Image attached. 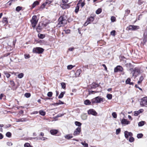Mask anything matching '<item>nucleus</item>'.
I'll return each instance as SVG.
<instances>
[{
    "label": "nucleus",
    "instance_id": "nucleus-1",
    "mask_svg": "<svg viewBox=\"0 0 147 147\" xmlns=\"http://www.w3.org/2000/svg\"><path fill=\"white\" fill-rule=\"evenodd\" d=\"M67 18L66 16L63 15L61 16L59 18L58 21V26L60 27L65 26L67 24Z\"/></svg>",
    "mask_w": 147,
    "mask_h": 147
},
{
    "label": "nucleus",
    "instance_id": "nucleus-2",
    "mask_svg": "<svg viewBox=\"0 0 147 147\" xmlns=\"http://www.w3.org/2000/svg\"><path fill=\"white\" fill-rule=\"evenodd\" d=\"M132 74L133 76L137 77V76L142 73L140 69L137 67H136L130 69Z\"/></svg>",
    "mask_w": 147,
    "mask_h": 147
},
{
    "label": "nucleus",
    "instance_id": "nucleus-3",
    "mask_svg": "<svg viewBox=\"0 0 147 147\" xmlns=\"http://www.w3.org/2000/svg\"><path fill=\"white\" fill-rule=\"evenodd\" d=\"M44 51V49L40 47L34 48L32 50V52L34 53L42 54Z\"/></svg>",
    "mask_w": 147,
    "mask_h": 147
},
{
    "label": "nucleus",
    "instance_id": "nucleus-4",
    "mask_svg": "<svg viewBox=\"0 0 147 147\" xmlns=\"http://www.w3.org/2000/svg\"><path fill=\"white\" fill-rule=\"evenodd\" d=\"M103 98H101L100 96H98L92 100V102L93 104L94 103H99L101 101L103 102Z\"/></svg>",
    "mask_w": 147,
    "mask_h": 147
},
{
    "label": "nucleus",
    "instance_id": "nucleus-5",
    "mask_svg": "<svg viewBox=\"0 0 147 147\" xmlns=\"http://www.w3.org/2000/svg\"><path fill=\"white\" fill-rule=\"evenodd\" d=\"M38 20H37V16L36 15L33 16L31 20V22L32 26L33 28H35L36 25L37 23Z\"/></svg>",
    "mask_w": 147,
    "mask_h": 147
},
{
    "label": "nucleus",
    "instance_id": "nucleus-6",
    "mask_svg": "<svg viewBox=\"0 0 147 147\" xmlns=\"http://www.w3.org/2000/svg\"><path fill=\"white\" fill-rule=\"evenodd\" d=\"M140 105L141 106L143 107L147 105V97H144L141 99Z\"/></svg>",
    "mask_w": 147,
    "mask_h": 147
},
{
    "label": "nucleus",
    "instance_id": "nucleus-7",
    "mask_svg": "<svg viewBox=\"0 0 147 147\" xmlns=\"http://www.w3.org/2000/svg\"><path fill=\"white\" fill-rule=\"evenodd\" d=\"M129 30H135L140 28L139 26L130 25L127 27Z\"/></svg>",
    "mask_w": 147,
    "mask_h": 147
},
{
    "label": "nucleus",
    "instance_id": "nucleus-8",
    "mask_svg": "<svg viewBox=\"0 0 147 147\" xmlns=\"http://www.w3.org/2000/svg\"><path fill=\"white\" fill-rule=\"evenodd\" d=\"M81 131V127H77L75 130L73 135L74 136H78L80 134V133Z\"/></svg>",
    "mask_w": 147,
    "mask_h": 147
},
{
    "label": "nucleus",
    "instance_id": "nucleus-9",
    "mask_svg": "<svg viewBox=\"0 0 147 147\" xmlns=\"http://www.w3.org/2000/svg\"><path fill=\"white\" fill-rule=\"evenodd\" d=\"M9 87L13 90H16L19 86L17 83H9Z\"/></svg>",
    "mask_w": 147,
    "mask_h": 147
},
{
    "label": "nucleus",
    "instance_id": "nucleus-10",
    "mask_svg": "<svg viewBox=\"0 0 147 147\" xmlns=\"http://www.w3.org/2000/svg\"><path fill=\"white\" fill-rule=\"evenodd\" d=\"M123 70V69L121 66L118 65L115 68L114 71L115 72H122Z\"/></svg>",
    "mask_w": 147,
    "mask_h": 147
},
{
    "label": "nucleus",
    "instance_id": "nucleus-11",
    "mask_svg": "<svg viewBox=\"0 0 147 147\" xmlns=\"http://www.w3.org/2000/svg\"><path fill=\"white\" fill-rule=\"evenodd\" d=\"M99 84L98 83H92L91 85L88 86V88L90 89H93L98 87Z\"/></svg>",
    "mask_w": 147,
    "mask_h": 147
},
{
    "label": "nucleus",
    "instance_id": "nucleus-12",
    "mask_svg": "<svg viewBox=\"0 0 147 147\" xmlns=\"http://www.w3.org/2000/svg\"><path fill=\"white\" fill-rule=\"evenodd\" d=\"M88 114H91L95 116L97 114V113L94 109H90L88 111Z\"/></svg>",
    "mask_w": 147,
    "mask_h": 147
},
{
    "label": "nucleus",
    "instance_id": "nucleus-13",
    "mask_svg": "<svg viewBox=\"0 0 147 147\" xmlns=\"http://www.w3.org/2000/svg\"><path fill=\"white\" fill-rule=\"evenodd\" d=\"M121 123L123 125H128L130 124V122L127 119L123 118L121 119Z\"/></svg>",
    "mask_w": 147,
    "mask_h": 147
},
{
    "label": "nucleus",
    "instance_id": "nucleus-14",
    "mask_svg": "<svg viewBox=\"0 0 147 147\" xmlns=\"http://www.w3.org/2000/svg\"><path fill=\"white\" fill-rule=\"evenodd\" d=\"M144 110L142 109H140L138 111H136L134 112V116H138L140 113H142L143 112Z\"/></svg>",
    "mask_w": 147,
    "mask_h": 147
},
{
    "label": "nucleus",
    "instance_id": "nucleus-15",
    "mask_svg": "<svg viewBox=\"0 0 147 147\" xmlns=\"http://www.w3.org/2000/svg\"><path fill=\"white\" fill-rule=\"evenodd\" d=\"M39 4V2L36 1H34L33 3L31 5V9H33L34 7H35L36 6L38 5Z\"/></svg>",
    "mask_w": 147,
    "mask_h": 147
},
{
    "label": "nucleus",
    "instance_id": "nucleus-16",
    "mask_svg": "<svg viewBox=\"0 0 147 147\" xmlns=\"http://www.w3.org/2000/svg\"><path fill=\"white\" fill-rule=\"evenodd\" d=\"M58 132V131L57 129H52L50 130V132L51 135H54L56 134Z\"/></svg>",
    "mask_w": 147,
    "mask_h": 147
},
{
    "label": "nucleus",
    "instance_id": "nucleus-17",
    "mask_svg": "<svg viewBox=\"0 0 147 147\" xmlns=\"http://www.w3.org/2000/svg\"><path fill=\"white\" fill-rule=\"evenodd\" d=\"M94 18L93 17L91 16L89 18H87L86 20L87 22L89 23V24L92 22L94 20Z\"/></svg>",
    "mask_w": 147,
    "mask_h": 147
},
{
    "label": "nucleus",
    "instance_id": "nucleus-18",
    "mask_svg": "<svg viewBox=\"0 0 147 147\" xmlns=\"http://www.w3.org/2000/svg\"><path fill=\"white\" fill-rule=\"evenodd\" d=\"M145 77V74H142L139 78L138 81L137 83H141L144 79V78Z\"/></svg>",
    "mask_w": 147,
    "mask_h": 147
},
{
    "label": "nucleus",
    "instance_id": "nucleus-19",
    "mask_svg": "<svg viewBox=\"0 0 147 147\" xmlns=\"http://www.w3.org/2000/svg\"><path fill=\"white\" fill-rule=\"evenodd\" d=\"M81 72L82 70L81 69H79L77 70L75 73V76L76 77H78L80 75Z\"/></svg>",
    "mask_w": 147,
    "mask_h": 147
},
{
    "label": "nucleus",
    "instance_id": "nucleus-20",
    "mask_svg": "<svg viewBox=\"0 0 147 147\" xmlns=\"http://www.w3.org/2000/svg\"><path fill=\"white\" fill-rule=\"evenodd\" d=\"M62 7L63 9L68 8L70 7V5L69 4H63Z\"/></svg>",
    "mask_w": 147,
    "mask_h": 147
},
{
    "label": "nucleus",
    "instance_id": "nucleus-21",
    "mask_svg": "<svg viewBox=\"0 0 147 147\" xmlns=\"http://www.w3.org/2000/svg\"><path fill=\"white\" fill-rule=\"evenodd\" d=\"M79 5V3H77L76 7L75 12L76 13H77L79 11L80 8Z\"/></svg>",
    "mask_w": 147,
    "mask_h": 147
},
{
    "label": "nucleus",
    "instance_id": "nucleus-22",
    "mask_svg": "<svg viewBox=\"0 0 147 147\" xmlns=\"http://www.w3.org/2000/svg\"><path fill=\"white\" fill-rule=\"evenodd\" d=\"M42 29V26H40V24H38V26L36 28V30L38 32H39Z\"/></svg>",
    "mask_w": 147,
    "mask_h": 147
},
{
    "label": "nucleus",
    "instance_id": "nucleus-23",
    "mask_svg": "<svg viewBox=\"0 0 147 147\" xmlns=\"http://www.w3.org/2000/svg\"><path fill=\"white\" fill-rule=\"evenodd\" d=\"M27 120V119L26 118H22V119H18L17 121V122H23V121H26Z\"/></svg>",
    "mask_w": 147,
    "mask_h": 147
},
{
    "label": "nucleus",
    "instance_id": "nucleus-24",
    "mask_svg": "<svg viewBox=\"0 0 147 147\" xmlns=\"http://www.w3.org/2000/svg\"><path fill=\"white\" fill-rule=\"evenodd\" d=\"M91 102L88 99H86L84 101V104L86 105H90Z\"/></svg>",
    "mask_w": 147,
    "mask_h": 147
},
{
    "label": "nucleus",
    "instance_id": "nucleus-25",
    "mask_svg": "<svg viewBox=\"0 0 147 147\" xmlns=\"http://www.w3.org/2000/svg\"><path fill=\"white\" fill-rule=\"evenodd\" d=\"M64 137L66 139L69 140L72 138L73 137V136L71 135L70 134H67Z\"/></svg>",
    "mask_w": 147,
    "mask_h": 147
},
{
    "label": "nucleus",
    "instance_id": "nucleus-26",
    "mask_svg": "<svg viewBox=\"0 0 147 147\" xmlns=\"http://www.w3.org/2000/svg\"><path fill=\"white\" fill-rule=\"evenodd\" d=\"M130 10L127 9L125 10V13L124 15L125 16H126L128 15L130 13Z\"/></svg>",
    "mask_w": 147,
    "mask_h": 147
},
{
    "label": "nucleus",
    "instance_id": "nucleus-27",
    "mask_svg": "<svg viewBox=\"0 0 147 147\" xmlns=\"http://www.w3.org/2000/svg\"><path fill=\"white\" fill-rule=\"evenodd\" d=\"M65 92H61V93L60 94V95L58 96V98H62L64 96V94H65Z\"/></svg>",
    "mask_w": 147,
    "mask_h": 147
},
{
    "label": "nucleus",
    "instance_id": "nucleus-28",
    "mask_svg": "<svg viewBox=\"0 0 147 147\" xmlns=\"http://www.w3.org/2000/svg\"><path fill=\"white\" fill-rule=\"evenodd\" d=\"M124 133L125 137L126 139H127L129 138V135H128V134H129L128 131H125Z\"/></svg>",
    "mask_w": 147,
    "mask_h": 147
},
{
    "label": "nucleus",
    "instance_id": "nucleus-29",
    "mask_svg": "<svg viewBox=\"0 0 147 147\" xmlns=\"http://www.w3.org/2000/svg\"><path fill=\"white\" fill-rule=\"evenodd\" d=\"M39 112V114L42 116H44L46 115L45 112L43 110H40Z\"/></svg>",
    "mask_w": 147,
    "mask_h": 147
},
{
    "label": "nucleus",
    "instance_id": "nucleus-30",
    "mask_svg": "<svg viewBox=\"0 0 147 147\" xmlns=\"http://www.w3.org/2000/svg\"><path fill=\"white\" fill-rule=\"evenodd\" d=\"M38 36L40 38L43 39L45 38V35L39 33L38 34Z\"/></svg>",
    "mask_w": 147,
    "mask_h": 147
},
{
    "label": "nucleus",
    "instance_id": "nucleus-31",
    "mask_svg": "<svg viewBox=\"0 0 147 147\" xmlns=\"http://www.w3.org/2000/svg\"><path fill=\"white\" fill-rule=\"evenodd\" d=\"M3 74L7 78H9L10 76V75L6 71H4Z\"/></svg>",
    "mask_w": 147,
    "mask_h": 147
},
{
    "label": "nucleus",
    "instance_id": "nucleus-32",
    "mask_svg": "<svg viewBox=\"0 0 147 147\" xmlns=\"http://www.w3.org/2000/svg\"><path fill=\"white\" fill-rule=\"evenodd\" d=\"M145 122L144 121H142L139 122L138 124V126L141 127L143 126Z\"/></svg>",
    "mask_w": 147,
    "mask_h": 147
},
{
    "label": "nucleus",
    "instance_id": "nucleus-33",
    "mask_svg": "<svg viewBox=\"0 0 147 147\" xmlns=\"http://www.w3.org/2000/svg\"><path fill=\"white\" fill-rule=\"evenodd\" d=\"M75 124L76 126H78V127H81L82 125V123L80 122L77 121H75Z\"/></svg>",
    "mask_w": 147,
    "mask_h": 147
},
{
    "label": "nucleus",
    "instance_id": "nucleus-34",
    "mask_svg": "<svg viewBox=\"0 0 147 147\" xmlns=\"http://www.w3.org/2000/svg\"><path fill=\"white\" fill-rule=\"evenodd\" d=\"M22 9V7L18 6L16 8V11L18 12H19Z\"/></svg>",
    "mask_w": 147,
    "mask_h": 147
},
{
    "label": "nucleus",
    "instance_id": "nucleus-35",
    "mask_svg": "<svg viewBox=\"0 0 147 147\" xmlns=\"http://www.w3.org/2000/svg\"><path fill=\"white\" fill-rule=\"evenodd\" d=\"M2 22L3 23H5V24H7L8 22L7 18H3Z\"/></svg>",
    "mask_w": 147,
    "mask_h": 147
},
{
    "label": "nucleus",
    "instance_id": "nucleus-36",
    "mask_svg": "<svg viewBox=\"0 0 147 147\" xmlns=\"http://www.w3.org/2000/svg\"><path fill=\"white\" fill-rule=\"evenodd\" d=\"M6 136L8 138H10L11 136V134L9 132H8L6 134Z\"/></svg>",
    "mask_w": 147,
    "mask_h": 147
},
{
    "label": "nucleus",
    "instance_id": "nucleus-37",
    "mask_svg": "<svg viewBox=\"0 0 147 147\" xmlns=\"http://www.w3.org/2000/svg\"><path fill=\"white\" fill-rule=\"evenodd\" d=\"M143 136V134L142 133L138 134L137 135V137L139 139L141 138Z\"/></svg>",
    "mask_w": 147,
    "mask_h": 147
},
{
    "label": "nucleus",
    "instance_id": "nucleus-38",
    "mask_svg": "<svg viewBox=\"0 0 147 147\" xmlns=\"http://www.w3.org/2000/svg\"><path fill=\"white\" fill-rule=\"evenodd\" d=\"M102 12V9L100 8H99L97 9L96 11V13L97 14H98Z\"/></svg>",
    "mask_w": 147,
    "mask_h": 147
},
{
    "label": "nucleus",
    "instance_id": "nucleus-39",
    "mask_svg": "<svg viewBox=\"0 0 147 147\" xmlns=\"http://www.w3.org/2000/svg\"><path fill=\"white\" fill-rule=\"evenodd\" d=\"M112 96L111 94H108L107 95V97L108 98V99L110 100L112 98Z\"/></svg>",
    "mask_w": 147,
    "mask_h": 147
},
{
    "label": "nucleus",
    "instance_id": "nucleus-40",
    "mask_svg": "<svg viewBox=\"0 0 147 147\" xmlns=\"http://www.w3.org/2000/svg\"><path fill=\"white\" fill-rule=\"evenodd\" d=\"M58 101L59 102H56V105H63L64 104V102L60 100H59Z\"/></svg>",
    "mask_w": 147,
    "mask_h": 147
},
{
    "label": "nucleus",
    "instance_id": "nucleus-41",
    "mask_svg": "<svg viewBox=\"0 0 147 147\" xmlns=\"http://www.w3.org/2000/svg\"><path fill=\"white\" fill-rule=\"evenodd\" d=\"M24 147H33L30 144L28 143H25L24 145Z\"/></svg>",
    "mask_w": 147,
    "mask_h": 147
},
{
    "label": "nucleus",
    "instance_id": "nucleus-42",
    "mask_svg": "<svg viewBox=\"0 0 147 147\" xmlns=\"http://www.w3.org/2000/svg\"><path fill=\"white\" fill-rule=\"evenodd\" d=\"M141 84V83H138V84H136L135 85V87L136 88H138V89H140V90L142 91V89L141 88H140L139 87V86H140V85Z\"/></svg>",
    "mask_w": 147,
    "mask_h": 147
},
{
    "label": "nucleus",
    "instance_id": "nucleus-43",
    "mask_svg": "<svg viewBox=\"0 0 147 147\" xmlns=\"http://www.w3.org/2000/svg\"><path fill=\"white\" fill-rule=\"evenodd\" d=\"M31 94L29 93H26L24 94V96L26 98H28L30 97Z\"/></svg>",
    "mask_w": 147,
    "mask_h": 147
},
{
    "label": "nucleus",
    "instance_id": "nucleus-44",
    "mask_svg": "<svg viewBox=\"0 0 147 147\" xmlns=\"http://www.w3.org/2000/svg\"><path fill=\"white\" fill-rule=\"evenodd\" d=\"M81 144L84 146V147H88V144L86 143L85 141L84 142H82Z\"/></svg>",
    "mask_w": 147,
    "mask_h": 147
},
{
    "label": "nucleus",
    "instance_id": "nucleus-45",
    "mask_svg": "<svg viewBox=\"0 0 147 147\" xmlns=\"http://www.w3.org/2000/svg\"><path fill=\"white\" fill-rule=\"evenodd\" d=\"M24 76L23 73H21L18 75V77L20 78H21Z\"/></svg>",
    "mask_w": 147,
    "mask_h": 147
},
{
    "label": "nucleus",
    "instance_id": "nucleus-46",
    "mask_svg": "<svg viewBox=\"0 0 147 147\" xmlns=\"http://www.w3.org/2000/svg\"><path fill=\"white\" fill-rule=\"evenodd\" d=\"M111 20L112 22H114L116 21V18L114 16H112L111 17Z\"/></svg>",
    "mask_w": 147,
    "mask_h": 147
},
{
    "label": "nucleus",
    "instance_id": "nucleus-47",
    "mask_svg": "<svg viewBox=\"0 0 147 147\" xmlns=\"http://www.w3.org/2000/svg\"><path fill=\"white\" fill-rule=\"evenodd\" d=\"M134 140V138L132 137H130L129 139V141L131 142H133Z\"/></svg>",
    "mask_w": 147,
    "mask_h": 147
},
{
    "label": "nucleus",
    "instance_id": "nucleus-48",
    "mask_svg": "<svg viewBox=\"0 0 147 147\" xmlns=\"http://www.w3.org/2000/svg\"><path fill=\"white\" fill-rule=\"evenodd\" d=\"M75 66H74L71 65H69L67 66V69H72Z\"/></svg>",
    "mask_w": 147,
    "mask_h": 147
},
{
    "label": "nucleus",
    "instance_id": "nucleus-49",
    "mask_svg": "<svg viewBox=\"0 0 147 147\" xmlns=\"http://www.w3.org/2000/svg\"><path fill=\"white\" fill-rule=\"evenodd\" d=\"M112 115L113 117L114 118H116L117 117V115L115 112H113L112 113Z\"/></svg>",
    "mask_w": 147,
    "mask_h": 147
},
{
    "label": "nucleus",
    "instance_id": "nucleus-50",
    "mask_svg": "<svg viewBox=\"0 0 147 147\" xmlns=\"http://www.w3.org/2000/svg\"><path fill=\"white\" fill-rule=\"evenodd\" d=\"M121 131V129L119 128L116 130V133L117 135Z\"/></svg>",
    "mask_w": 147,
    "mask_h": 147
},
{
    "label": "nucleus",
    "instance_id": "nucleus-51",
    "mask_svg": "<svg viewBox=\"0 0 147 147\" xmlns=\"http://www.w3.org/2000/svg\"><path fill=\"white\" fill-rule=\"evenodd\" d=\"M53 93L51 92H49L47 94V96L49 97H51L52 96Z\"/></svg>",
    "mask_w": 147,
    "mask_h": 147
},
{
    "label": "nucleus",
    "instance_id": "nucleus-52",
    "mask_svg": "<svg viewBox=\"0 0 147 147\" xmlns=\"http://www.w3.org/2000/svg\"><path fill=\"white\" fill-rule=\"evenodd\" d=\"M115 31L113 30L111 32V34L113 36H114L115 35Z\"/></svg>",
    "mask_w": 147,
    "mask_h": 147
},
{
    "label": "nucleus",
    "instance_id": "nucleus-53",
    "mask_svg": "<svg viewBox=\"0 0 147 147\" xmlns=\"http://www.w3.org/2000/svg\"><path fill=\"white\" fill-rule=\"evenodd\" d=\"M62 88L65 89L66 88L65 83H61Z\"/></svg>",
    "mask_w": 147,
    "mask_h": 147
},
{
    "label": "nucleus",
    "instance_id": "nucleus-54",
    "mask_svg": "<svg viewBox=\"0 0 147 147\" xmlns=\"http://www.w3.org/2000/svg\"><path fill=\"white\" fill-rule=\"evenodd\" d=\"M11 126V125L10 124H7V125L5 126L4 127V128L5 129H7L10 127Z\"/></svg>",
    "mask_w": 147,
    "mask_h": 147
},
{
    "label": "nucleus",
    "instance_id": "nucleus-55",
    "mask_svg": "<svg viewBox=\"0 0 147 147\" xmlns=\"http://www.w3.org/2000/svg\"><path fill=\"white\" fill-rule=\"evenodd\" d=\"M85 0H84L83 2H81V7L82 8L85 4V3L84 2Z\"/></svg>",
    "mask_w": 147,
    "mask_h": 147
},
{
    "label": "nucleus",
    "instance_id": "nucleus-56",
    "mask_svg": "<svg viewBox=\"0 0 147 147\" xmlns=\"http://www.w3.org/2000/svg\"><path fill=\"white\" fill-rule=\"evenodd\" d=\"M7 144L9 146H11L12 145V143L10 142H7Z\"/></svg>",
    "mask_w": 147,
    "mask_h": 147
},
{
    "label": "nucleus",
    "instance_id": "nucleus-57",
    "mask_svg": "<svg viewBox=\"0 0 147 147\" xmlns=\"http://www.w3.org/2000/svg\"><path fill=\"white\" fill-rule=\"evenodd\" d=\"M131 79L130 78H128L125 81V83H133L130 82Z\"/></svg>",
    "mask_w": 147,
    "mask_h": 147
},
{
    "label": "nucleus",
    "instance_id": "nucleus-58",
    "mask_svg": "<svg viewBox=\"0 0 147 147\" xmlns=\"http://www.w3.org/2000/svg\"><path fill=\"white\" fill-rule=\"evenodd\" d=\"M52 1L51 0H46L45 3L46 4H50L51 3Z\"/></svg>",
    "mask_w": 147,
    "mask_h": 147
},
{
    "label": "nucleus",
    "instance_id": "nucleus-59",
    "mask_svg": "<svg viewBox=\"0 0 147 147\" xmlns=\"http://www.w3.org/2000/svg\"><path fill=\"white\" fill-rule=\"evenodd\" d=\"M17 0H11L10 1H9L8 3L9 4V5H10L11 4V3L13 2H15Z\"/></svg>",
    "mask_w": 147,
    "mask_h": 147
},
{
    "label": "nucleus",
    "instance_id": "nucleus-60",
    "mask_svg": "<svg viewBox=\"0 0 147 147\" xmlns=\"http://www.w3.org/2000/svg\"><path fill=\"white\" fill-rule=\"evenodd\" d=\"M25 58L26 59H28L30 57V56L29 55H25Z\"/></svg>",
    "mask_w": 147,
    "mask_h": 147
},
{
    "label": "nucleus",
    "instance_id": "nucleus-61",
    "mask_svg": "<svg viewBox=\"0 0 147 147\" xmlns=\"http://www.w3.org/2000/svg\"><path fill=\"white\" fill-rule=\"evenodd\" d=\"M46 4H46V3H43L42 5L40 7H41L42 8H43L45 7V6Z\"/></svg>",
    "mask_w": 147,
    "mask_h": 147
},
{
    "label": "nucleus",
    "instance_id": "nucleus-62",
    "mask_svg": "<svg viewBox=\"0 0 147 147\" xmlns=\"http://www.w3.org/2000/svg\"><path fill=\"white\" fill-rule=\"evenodd\" d=\"M3 138V135L1 134L0 133V140L2 139Z\"/></svg>",
    "mask_w": 147,
    "mask_h": 147
},
{
    "label": "nucleus",
    "instance_id": "nucleus-63",
    "mask_svg": "<svg viewBox=\"0 0 147 147\" xmlns=\"http://www.w3.org/2000/svg\"><path fill=\"white\" fill-rule=\"evenodd\" d=\"M102 66L104 67L105 69V70H107V68L106 67V65L104 64H103L102 65Z\"/></svg>",
    "mask_w": 147,
    "mask_h": 147
},
{
    "label": "nucleus",
    "instance_id": "nucleus-64",
    "mask_svg": "<svg viewBox=\"0 0 147 147\" xmlns=\"http://www.w3.org/2000/svg\"><path fill=\"white\" fill-rule=\"evenodd\" d=\"M88 24H89V23L87 22V21H86V22L84 24V26H87L88 25Z\"/></svg>",
    "mask_w": 147,
    "mask_h": 147
}]
</instances>
